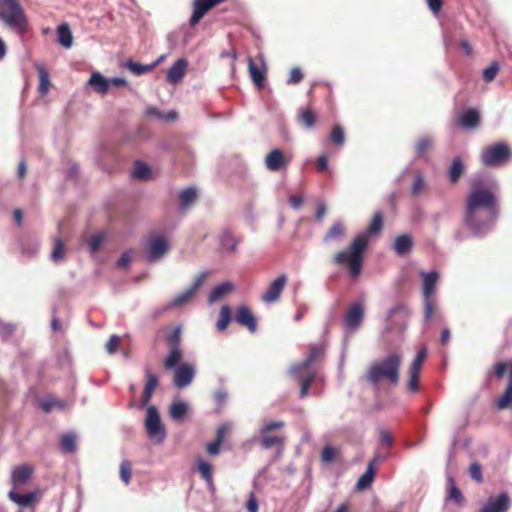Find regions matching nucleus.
Segmentation results:
<instances>
[{
    "instance_id": "nucleus-17",
    "label": "nucleus",
    "mask_w": 512,
    "mask_h": 512,
    "mask_svg": "<svg viewBox=\"0 0 512 512\" xmlns=\"http://www.w3.org/2000/svg\"><path fill=\"white\" fill-rule=\"evenodd\" d=\"M195 370L190 364H182L176 367L175 376H174V384L178 388H183L188 386L194 379Z\"/></svg>"
},
{
    "instance_id": "nucleus-33",
    "label": "nucleus",
    "mask_w": 512,
    "mask_h": 512,
    "mask_svg": "<svg viewBox=\"0 0 512 512\" xmlns=\"http://www.w3.org/2000/svg\"><path fill=\"white\" fill-rule=\"evenodd\" d=\"M61 449L66 453H72L76 449V435L74 433H67L61 437Z\"/></svg>"
},
{
    "instance_id": "nucleus-31",
    "label": "nucleus",
    "mask_w": 512,
    "mask_h": 512,
    "mask_svg": "<svg viewBox=\"0 0 512 512\" xmlns=\"http://www.w3.org/2000/svg\"><path fill=\"white\" fill-rule=\"evenodd\" d=\"M36 67L39 73V92L42 95H45L47 94L50 86L49 74L42 64H37Z\"/></svg>"
},
{
    "instance_id": "nucleus-22",
    "label": "nucleus",
    "mask_w": 512,
    "mask_h": 512,
    "mask_svg": "<svg viewBox=\"0 0 512 512\" xmlns=\"http://www.w3.org/2000/svg\"><path fill=\"white\" fill-rule=\"evenodd\" d=\"M234 290V284L230 281L222 282L215 286L208 296V303L213 304Z\"/></svg>"
},
{
    "instance_id": "nucleus-14",
    "label": "nucleus",
    "mask_w": 512,
    "mask_h": 512,
    "mask_svg": "<svg viewBox=\"0 0 512 512\" xmlns=\"http://www.w3.org/2000/svg\"><path fill=\"white\" fill-rule=\"evenodd\" d=\"M248 70L252 81L259 87H263L266 76V64L260 55L257 61L248 59Z\"/></svg>"
},
{
    "instance_id": "nucleus-19",
    "label": "nucleus",
    "mask_w": 512,
    "mask_h": 512,
    "mask_svg": "<svg viewBox=\"0 0 512 512\" xmlns=\"http://www.w3.org/2000/svg\"><path fill=\"white\" fill-rule=\"evenodd\" d=\"M235 320L240 325L247 327L250 332H255L257 329L256 318L247 306H241L237 309Z\"/></svg>"
},
{
    "instance_id": "nucleus-11",
    "label": "nucleus",
    "mask_w": 512,
    "mask_h": 512,
    "mask_svg": "<svg viewBox=\"0 0 512 512\" xmlns=\"http://www.w3.org/2000/svg\"><path fill=\"white\" fill-rule=\"evenodd\" d=\"M511 506V499L506 492L497 496H490L479 512H507Z\"/></svg>"
},
{
    "instance_id": "nucleus-36",
    "label": "nucleus",
    "mask_w": 512,
    "mask_h": 512,
    "mask_svg": "<svg viewBox=\"0 0 512 512\" xmlns=\"http://www.w3.org/2000/svg\"><path fill=\"white\" fill-rule=\"evenodd\" d=\"M220 243L222 248L227 251H234L237 246V241L228 231H225L221 234Z\"/></svg>"
},
{
    "instance_id": "nucleus-27",
    "label": "nucleus",
    "mask_w": 512,
    "mask_h": 512,
    "mask_svg": "<svg viewBox=\"0 0 512 512\" xmlns=\"http://www.w3.org/2000/svg\"><path fill=\"white\" fill-rule=\"evenodd\" d=\"M197 195V190L194 187H188L183 189L179 194L181 208H189L197 199Z\"/></svg>"
},
{
    "instance_id": "nucleus-23",
    "label": "nucleus",
    "mask_w": 512,
    "mask_h": 512,
    "mask_svg": "<svg viewBox=\"0 0 512 512\" xmlns=\"http://www.w3.org/2000/svg\"><path fill=\"white\" fill-rule=\"evenodd\" d=\"M480 115L475 109L464 111L459 117V125L465 129H473L479 125Z\"/></svg>"
},
{
    "instance_id": "nucleus-43",
    "label": "nucleus",
    "mask_w": 512,
    "mask_h": 512,
    "mask_svg": "<svg viewBox=\"0 0 512 512\" xmlns=\"http://www.w3.org/2000/svg\"><path fill=\"white\" fill-rule=\"evenodd\" d=\"M261 435H262L261 445L265 449H269V448H272L273 446H278V445L282 444V439L278 436H270V435H267V433L261 434Z\"/></svg>"
},
{
    "instance_id": "nucleus-46",
    "label": "nucleus",
    "mask_w": 512,
    "mask_h": 512,
    "mask_svg": "<svg viewBox=\"0 0 512 512\" xmlns=\"http://www.w3.org/2000/svg\"><path fill=\"white\" fill-rule=\"evenodd\" d=\"M433 145V140L429 137L421 138L416 144V153L422 156Z\"/></svg>"
},
{
    "instance_id": "nucleus-62",
    "label": "nucleus",
    "mask_w": 512,
    "mask_h": 512,
    "mask_svg": "<svg viewBox=\"0 0 512 512\" xmlns=\"http://www.w3.org/2000/svg\"><path fill=\"white\" fill-rule=\"evenodd\" d=\"M303 78L302 72L299 68H293L290 72V77L288 79L289 84H297Z\"/></svg>"
},
{
    "instance_id": "nucleus-20",
    "label": "nucleus",
    "mask_w": 512,
    "mask_h": 512,
    "mask_svg": "<svg viewBox=\"0 0 512 512\" xmlns=\"http://www.w3.org/2000/svg\"><path fill=\"white\" fill-rule=\"evenodd\" d=\"M87 85L100 95H105L109 91L108 78L104 77L100 72H93L87 81Z\"/></svg>"
},
{
    "instance_id": "nucleus-1",
    "label": "nucleus",
    "mask_w": 512,
    "mask_h": 512,
    "mask_svg": "<svg viewBox=\"0 0 512 512\" xmlns=\"http://www.w3.org/2000/svg\"><path fill=\"white\" fill-rule=\"evenodd\" d=\"M498 184L493 178H476L466 199L465 225L481 237L492 230L499 213Z\"/></svg>"
},
{
    "instance_id": "nucleus-63",
    "label": "nucleus",
    "mask_w": 512,
    "mask_h": 512,
    "mask_svg": "<svg viewBox=\"0 0 512 512\" xmlns=\"http://www.w3.org/2000/svg\"><path fill=\"white\" fill-rule=\"evenodd\" d=\"M221 442L215 440L207 444V452L209 455L216 456L220 453Z\"/></svg>"
},
{
    "instance_id": "nucleus-54",
    "label": "nucleus",
    "mask_w": 512,
    "mask_h": 512,
    "mask_svg": "<svg viewBox=\"0 0 512 512\" xmlns=\"http://www.w3.org/2000/svg\"><path fill=\"white\" fill-rule=\"evenodd\" d=\"M426 356H427L426 348L425 347L420 348L417 351V354H416L413 362L411 363L410 367L422 369V365L424 363Z\"/></svg>"
},
{
    "instance_id": "nucleus-50",
    "label": "nucleus",
    "mask_w": 512,
    "mask_h": 512,
    "mask_svg": "<svg viewBox=\"0 0 512 512\" xmlns=\"http://www.w3.org/2000/svg\"><path fill=\"white\" fill-rule=\"evenodd\" d=\"M337 455V450L331 445H326L321 453V459L323 462H332Z\"/></svg>"
},
{
    "instance_id": "nucleus-47",
    "label": "nucleus",
    "mask_w": 512,
    "mask_h": 512,
    "mask_svg": "<svg viewBox=\"0 0 512 512\" xmlns=\"http://www.w3.org/2000/svg\"><path fill=\"white\" fill-rule=\"evenodd\" d=\"M499 71V64L497 62H493L489 67L484 69L483 71V79L485 82H491L495 79L497 72Z\"/></svg>"
},
{
    "instance_id": "nucleus-9",
    "label": "nucleus",
    "mask_w": 512,
    "mask_h": 512,
    "mask_svg": "<svg viewBox=\"0 0 512 512\" xmlns=\"http://www.w3.org/2000/svg\"><path fill=\"white\" fill-rule=\"evenodd\" d=\"M207 272H202L199 275H197L193 281V284L187 288L186 290L178 293L169 303V308H177L186 305L189 303L193 297L195 296L196 292L198 291L199 287L202 285L204 280L207 277Z\"/></svg>"
},
{
    "instance_id": "nucleus-10",
    "label": "nucleus",
    "mask_w": 512,
    "mask_h": 512,
    "mask_svg": "<svg viewBox=\"0 0 512 512\" xmlns=\"http://www.w3.org/2000/svg\"><path fill=\"white\" fill-rule=\"evenodd\" d=\"M169 244L165 236L152 234L147 241V259L156 262L168 251Z\"/></svg>"
},
{
    "instance_id": "nucleus-29",
    "label": "nucleus",
    "mask_w": 512,
    "mask_h": 512,
    "mask_svg": "<svg viewBox=\"0 0 512 512\" xmlns=\"http://www.w3.org/2000/svg\"><path fill=\"white\" fill-rule=\"evenodd\" d=\"M375 476V469L373 468V463H368L367 469L364 474L358 479L356 483L357 490H364L368 488Z\"/></svg>"
},
{
    "instance_id": "nucleus-40",
    "label": "nucleus",
    "mask_w": 512,
    "mask_h": 512,
    "mask_svg": "<svg viewBox=\"0 0 512 512\" xmlns=\"http://www.w3.org/2000/svg\"><path fill=\"white\" fill-rule=\"evenodd\" d=\"M421 369L409 367L408 374H409V381L407 384V388L411 392H415L418 390V378L420 374Z\"/></svg>"
},
{
    "instance_id": "nucleus-41",
    "label": "nucleus",
    "mask_w": 512,
    "mask_h": 512,
    "mask_svg": "<svg viewBox=\"0 0 512 512\" xmlns=\"http://www.w3.org/2000/svg\"><path fill=\"white\" fill-rule=\"evenodd\" d=\"M65 256V249L61 239L56 238L54 240V248L51 253V258L54 262L62 260Z\"/></svg>"
},
{
    "instance_id": "nucleus-12",
    "label": "nucleus",
    "mask_w": 512,
    "mask_h": 512,
    "mask_svg": "<svg viewBox=\"0 0 512 512\" xmlns=\"http://www.w3.org/2000/svg\"><path fill=\"white\" fill-rule=\"evenodd\" d=\"M364 318V307L361 303H353L347 310L343 323L347 330H357Z\"/></svg>"
},
{
    "instance_id": "nucleus-15",
    "label": "nucleus",
    "mask_w": 512,
    "mask_h": 512,
    "mask_svg": "<svg viewBox=\"0 0 512 512\" xmlns=\"http://www.w3.org/2000/svg\"><path fill=\"white\" fill-rule=\"evenodd\" d=\"M193 470H196L200 474L201 478L206 482L208 489L212 493H214L215 485H214V481H213L212 465L203 457L198 456L195 459Z\"/></svg>"
},
{
    "instance_id": "nucleus-56",
    "label": "nucleus",
    "mask_w": 512,
    "mask_h": 512,
    "mask_svg": "<svg viewBox=\"0 0 512 512\" xmlns=\"http://www.w3.org/2000/svg\"><path fill=\"white\" fill-rule=\"evenodd\" d=\"M469 472L472 479H474L476 482L480 483L483 481L482 468L479 463H472Z\"/></svg>"
},
{
    "instance_id": "nucleus-8",
    "label": "nucleus",
    "mask_w": 512,
    "mask_h": 512,
    "mask_svg": "<svg viewBox=\"0 0 512 512\" xmlns=\"http://www.w3.org/2000/svg\"><path fill=\"white\" fill-rule=\"evenodd\" d=\"M511 155L509 146L504 142L495 143L482 150L481 161L487 167H497L506 162Z\"/></svg>"
},
{
    "instance_id": "nucleus-34",
    "label": "nucleus",
    "mask_w": 512,
    "mask_h": 512,
    "mask_svg": "<svg viewBox=\"0 0 512 512\" xmlns=\"http://www.w3.org/2000/svg\"><path fill=\"white\" fill-rule=\"evenodd\" d=\"M464 170V165L460 158H455L449 170V177L452 182H457Z\"/></svg>"
},
{
    "instance_id": "nucleus-42",
    "label": "nucleus",
    "mask_w": 512,
    "mask_h": 512,
    "mask_svg": "<svg viewBox=\"0 0 512 512\" xmlns=\"http://www.w3.org/2000/svg\"><path fill=\"white\" fill-rule=\"evenodd\" d=\"M40 406L43 409V411L50 412L54 408H59V409L64 408L65 404L63 401L56 400L53 398H47L41 402Z\"/></svg>"
},
{
    "instance_id": "nucleus-59",
    "label": "nucleus",
    "mask_w": 512,
    "mask_h": 512,
    "mask_svg": "<svg viewBox=\"0 0 512 512\" xmlns=\"http://www.w3.org/2000/svg\"><path fill=\"white\" fill-rule=\"evenodd\" d=\"M379 437H380V439H379L380 444L382 446L390 447L393 444L392 435L388 430H386V429L380 430Z\"/></svg>"
},
{
    "instance_id": "nucleus-24",
    "label": "nucleus",
    "mask_w": 512,
    "mask_h": 512,
    "mask_svg": "<svg viewBox=\"0 0 512 512\" xmlns=\"http://www.w3.org/2000/svg\"><path fill=\"white\" fill-rule=\"evenodd\" d=\"M189 411V406L182 400L174 401L169 408V415L175 421H182Z\"/></svg>"
},
{
    "instance_id": "nucleus-35",
    "label": "nucleus",
    "mask_w": 512,
    "mask_h": 512,
    "mask_svg": "<svg viewBox=\"0 0 512 512\" xmlns=\"http://www.w3.org/2000/svg\"><path fill=\"white\" fill-rule=\"evenodd\" d=\"M344 234V227L341 222H335L324 236V241L339 239Z\"/></svg>"
},
{
    "instance_id": "nucleus-2",
    "label": "nucleus",
    "mask_w": 512,
    "mask_h": 512,
    "mask_svg": "<svg viewBox=\"0 0 512 512\" xmlns=\"http://www.w3.org/2000/svg\"><path fill=\"white\" fill-rule=\"evenodd\" d=\"M382 226V215L381 213H376L367 231L358 235L346 250L340 251L335 255V262L339 265L347 266L351 278H356L361 273L362 253L369 242L370 236L379 233Z\"/></svg>"
},
{
    "instance_id": "nucleus-58",
    "label": "nucleus",
    "mask_w": 512,
    "mask_h": 512,
    "mask_svg": "<svg viewBox=\"0 0 512 512\" xmlns=\"http://www.w3.org/2000/svg\"><path fill=\"white\" fill-rule=\"evenodd\" d=\"M283 426H284V422H282V421H268V422L264 423V425L262 426V428L260 430V433L266 434L273 429L282 428Z\"/></svg>"
},
{
    "instance_id": "nucleus-64",
    "label": "nucleus",
    "mask_w": 512,
    "mask_h": 512,
    "mask_svg": "<svg viewBox=\"0 0 512 512\" xmlns=\"http://www.w3.org/2000/svg\"><path fill=\"white\" fill-rule=\"evenodd\" d=\"M247 511L248 512H258V501L254 495L251 493L249 499L247 501Z\"/></svg>"
},
{
    "instance_id": "nucleus-6",
    "label": "nucleus",
    "mask_w": 512,
    "mask_h": 512,
    "mask_svg": "<svg viewBox=\"0 0 512 512\" xmlns=\"http://www.w3.org/2000/svg\"><path fill=\"white\" fill-rule=\"evenodd\" d=\"M419 275L422 279V295L424 302V317L428 320L432 317L434 312L433 295L436 285L440 279V274L436 270L424 271L421 270Z\"/></svg>"
},
{
    "instance_id": "nucleus-53",
    "label": "nucleus",
    "mask_w": 512,
    "mask_h": 512,
    "mask_svg": "<svg viewBox=\"0 0 512 512\" xmlns=\"http://www.w3.org/2000/svg\"><path fill=\"white\" fill-rule=\"evenodd\" d=\"M426 356H427L426 348L425 347L420 348L417 351V354H416L413 362L411 363L410 367L422 369V365L424 363Z\"/></svg>"
},
{
    "instance_id": "nucleus-16",
    "label": "nucleus",
    "mask_w": 512,
    "mask_h": 512,
    "mask_svg": "<svg viewBox=\"0 0 512 512\" xmlns=\"http://www.w3.org/2000/svg\"><path fill=\"white\" fill-rule=\"evenodd\" d=\"M286 283H287V276L285 274H282L279 277H277L269 285L267 291L261 296V300L264 303L276 302L279 299Z\"/></svg>"
},
{
    "instance_id": "nucleus-18",
    "label": "nucleus",
    "mask_w": 512,
    "mask_h": 512,
    "mask_svg": "<svg viewBox=\"0 0 512 512\" xmlns=\"http://www.w3.org/2000/svg\"><path fill=\"white\" fill-rule=\"evenodd\" d=\"M188 62L184 58L176 60L167 70L166 80L170 84L179 83L186 74Z\"/></svg>"
},
{
    "instance_id": "nucleus-48",
    "label": "nucleus",
    "mask_w": 512,
    "mask_h": 512,
    "mask_svg": "<svg viewBox=\"0 0 512 512\" xmlns=\"http://www.w3.org/2000/svg\"><path fill=\"white\" fill-rule=\"evenodd\" d=\"M104 240V235L102 233H96L91 236L88 242V247L91 253H95L98 248L101 246Z\"/></svg>"
},
{
    "instance_id": "nucleus-7",
    "label": "nucleus",
    "mask_w": 512,
    "mask_h": 512,
    "mask_svg": "<svg viewBox=\"0 0 512 512\" xmlns=\"http://www.w3.org/2000/svg\"><path fill=\"white\" fill-rule=\"evenodd\" d=\"M144 426L148 437L157 444H162L167 436L166 428L162 424L158 409L150 405L146 408Z\"/></svg>"
},
{
    "instance_id": "nucleus-39",
    "label": "nucleus",
    "mask_w": 512,
    "mask_h": 512,
    "mask_svg": "<svg viewBox=\"0 0 512 512\" xmlns=\"http://www.w3.org/2000/svg\"><path fill=\"white\" fill-rule=\"evenodd\" d=\"M126 68L129 69L133 74L139 76L149 72L153 68V65H143L133 61H128L126 63Z\"/></svg>"
},
{
    "instance_id": "nucleus-26",
    "label": "nucleus",
    "mask_w": 512,
    "mask_h": 512,
    "mask_svg": "<svg viewBox=\"0 0 512 512\" xmlns=\"http://www.w3.org/2000/svg\"><path fill=\"white\" fill-rule=\"evenodd\" d=\"M412 248V238L408 234H403L396 237L394 242V250L398 255L408 253Z\"/></svg>"
},
{
    "instance_id": "nucleus-13",
    "label": "nucleus",
    "mask_w": 512,
    "mask_h": 512,
    "mask_svg": "<svg viewBox=\"0 0 512 512\" xmlns=\"http://www.w3.org/2000/svg\"><path fill=\"white\" fill-rule=\"evenodd\" d=\"M291 162V156L285 155L280 149H273L265 156V166L270 171H280Z\"/></svg>"
},
{
    "instance_id": "nucleus-25",
    "label": "nucleus",
    "mask_w": 512,
    "mask_h": 512,
    "mask_svg": "<svg viewBox=\"0 0 512 512\" xmlns=\"http://www.w3.org/2000/svg\"><path fill=\"white\" fill-rule=\"evenodd\" d=\"M58 42L65 48H70L73 44L71 29L67 23H62L57 28Z\"/></svg>"
},
{
    "instance_id": "nucleus-61",
    "label": "nucleus",
    "mask_w": 512,
    "mask_h": 512,
    "mask_svg": "<svg viewBox=\"0 0 512 512\" xmlns=\"http://www.w3.org/2000/svg\"><path fill=\"white\" fill-rule=\"evenodd\" d=\"M14 332V326L10 323H4L0 320V335L3 338H8Z\"/></svg>"
},
{
    "instance_id": "nucleus-45",
    "label": "nucleus",
    "mask_w": 512,
    "mask_h": 512,
    "mask_svg": "<svg viewBox=\"0 0 512 512\" xmlns=\"http://www.w3.org/2000/svg\"><path fill=\"white\" fill-rule=\"evenodd\" d=\"M300 121L308 128H311L316 121L315 114L310 109H304L300 113Z\"/></svg>"
},
{
    "instance_id": "nucleus-52",
    "label": "nucleus",
    "mask_w": 512,
    "mask_h": 512,
    "mask_svg": "<svg viewBox=\"0 0 512 512\" xmlns=\"http://www.w3.org/2000/svg\"><path fill=\"white\" fill-rule=\"evenodd\" d=\"M331 141L336 145H343L345 138L343 129L340 126H335L330 135Z\"/></svg>"
},
{
    "instance_id": "nucleus-21",
    "label": "nucleus",
    "mask_w": 512,
    "mask_h": 512,
    "mask_svg": "<svg viewBox=\"0 0 512 512\" xmlns=\"http://www.w3.org/2000/svg\"><path fill=\"white\" fill-rule=\"evenodd\" d=\"M33 469L28 465H20L13 469L11 474V482L14 486L22 485L28 482Z\"/></svg>"
},
{
    "instance_id": "nucleus-4",
    "label": "nucleus",
    "mask_w": 512,
    "mask_h": 512,
    "mask_svg": "<svg viewBox=\"0 0 512 512\" xmlns=\"http://www.w3.org/2000/svg\"><path fill=\"white\" fill-rule=\"evenodd\" d=\"M0 21L19 36L27 32L28 20L18 0H0Z\"/></svg>"
},
{
    "instance_id": "nucleus-44",
    "label": "nucleus",
    "mask_w": 512,
    "mask_h": 512,
    "mask_svg": "<svg viewBox=\"0 0 512 512\" xmlns=\"http://www.w3.org/2000/svg\"><path fill=\"white\" fill-rule=\"evenodd\" d=\"M120 478L124 484H129L131 479V464L128 460H123L120 464Z\"/></svg>"
},
{
    "instance_id": "nucleus-49",
    "label": "nucleus",
    "mask_w": 512,
    "mask_h": 512,
    "mask_svg": "<svg viewBox=\"0 0 512 512\" xmlns=\"http://www.w3.org/2000/svg\"><path fill=\"white\" fill-rule=\"evenodd\" d=\"M145 375H146V384H145L144 389L153 392L159 383L158 377H157V375H155L148 369L145 370Z\"/></svg>"
},
{
    "instance_id": "nucleus-3",
    "label": "nucleus",
    "mask_w": 512,
    "mask_h": 512,
    "mask_svg": "<svg viewBox=\"0 0 512 512\" xmlns=\"http://www.w3.org/2000/svg\"><path fill=\"white\" fill-rule=\"evenodd\" d=\"M400 365L401 357L396 353L389 354L386 358L371 364L367 372V380L373 385L383 380L396 385L399 381Z\"/></svg>"
},
{
    "instance_id": "nucleus-55",
    "label": "nucleus",
    "mask_w": 512,
    "mask_h": 512,
    "mask_svg": "<svg viewBox=\"0 0 512 512\" xmlns=\"http://www.w3.org/2000/svg\"><path fill=\"white\" fill-rule=\"evenodd\" d=\"M424 187H425L424 178L421 174H418L415 177L411 192L414 196H418L424 190Z\"/></svg>"
},
{
    "instance_id": "nucleus-5",
    "label": "nucleus",
    "mask_w": 512,
    "mask_h": 512,
    "mask_svg": "<svg viewBox=\"0 0 512 512\" xmlns=\"http://www.w3.org/2000/svg\"><path fill=\"white\" fill-rule=\"evenodd\" d=\"M322 353V348L314 345L310 348L309 356L302 362L294 365L290 369V373L295 375L300 381V397L303 398L307 395L311 383L315 378V371L312 364L315 359Z\"/></svg>"
},
{
    "instance_id": "nucleus-57",
    "label": "nucleus",
    "mask_w": 512,
    "mask_h": 512,
    "mask_svg": "<svg viewBox=\"0 0 512 512\" xmlns=\"http://www.w3.org/2000/svg\"><path fill=\"white\" fill-rule=\"evenodd\" d=\"M120 342H121V339H120L119 336L112 335L109 338L108 342L106 343V350H107V352L109 354H114L117 351V349H118V347L120 345Z\"/></svg>"
},
{
    "instance_id": "nucleus-38",
    "label": "nucleus",
    "mask_w": 512,
    "mask_h": 512,
    "mask_svg": "<svg viewBox=\"0 0 512 512\" xmlns=\"http://www.w3.org/2000/svg\"><path fill=\"white\" fill-rule=\"evenodd\" d=\"M150 174V168L146 163L136 162L134 170L132 172V176L136 179H145Z\"/></svg>"
},
{
    "instance_id": "nucleus-37",
    "label": "nucleus",
    "mask_w": 512,
    "mask_h": 512,
    "mask_svg": "<svg viewBox=\"0 0 512 512\" xmlns=\"http://www.w3.org/2000/svg\"><path fill=\"white\" fill-rule=\"evenodd\" d=\"M146 115L161 120H174L177 116L175 112L163 113L159 111L156 107H148L146 109Z\"/></svg>"
},
{
    "instance_id": "nucleus-30",
    "label": "nucleus",
    "mask_w": 512,
    "mask_h": 512,
    "mask_svg": "<svg viewBox=\"0 0 512 512\" xmlns=\"http://www.w3.org/2000/svg\"><path fill=\"white\" fill-rule=\"evenodd\" d=\"M181 359H182V351H181L180 347H178V346L170 347L169 353L164 360V366L166 369L175 368L176 365L181 361Z\"/></svg>"
},
{
    "instance_id": "nucleus-51",
    "label": "nucleus",
    "mask_w": 512,
    "mask_h": 512,
    "mask_svg": "<svg viewBox=\"0 0 512 512\" xmlns=\"http://www.w3.org/2000/svg\"><path fill=\"white\" fill-rule=\"evenodd\" d=\"M448 482L450 484L449 498L460 503L463 499L461 491L456 487L452 477H448Z\"/></svg>"
},
{
    "instance_id": "nucleus-28",
    "label": "nucleus",
    "mask_w": 512,
    "mask_h": 512,
    "mask_svg": "<svg viewBox=\"0 0 512 512\" xmlns=\"http://www.w3.org/2000/svg\"><path fill=\"white\" fill-rule=\"evenodd\" d=\"M35 493H27V494H19L15 492L14 490L9 491L8 497L9 499L16 503L19 506L27 507L33 503L35 500Z\"/></svg>"
},
{
    "instance_id": "nucleus-32",
    "label": "nucleus",
    "mask_w": 512,
    "mask_h": 512,
    "mask_svg": "<svg viewBox=\"0 0 512 512\" xmlns=\"http://www.w3.org/2000/svg\"><path fill=\"white\" fill-rule=\"evenodd\" d=\"M231 321V309L227 305H223L220 309L219 319L216 323L218 330L223 331L227 328Z\"/></svg>"
},
{
    "instance_id": "nucleus-60",
    "label": "nucleus",
    "mask_w": 512,
    "mask_h": 512,
    "mask_svg": "<svg viewBox=\"0 0 512 512\" xmlns=\"http://www.w3.org/2000/svg\"><path fill=\"white\" fill-rule=\"evenodd\" d=\"M180 334L181 328L176 327L168 336V341L170 343V347L178 346L180 347Z\"/></svg>"
}]
</instances>
